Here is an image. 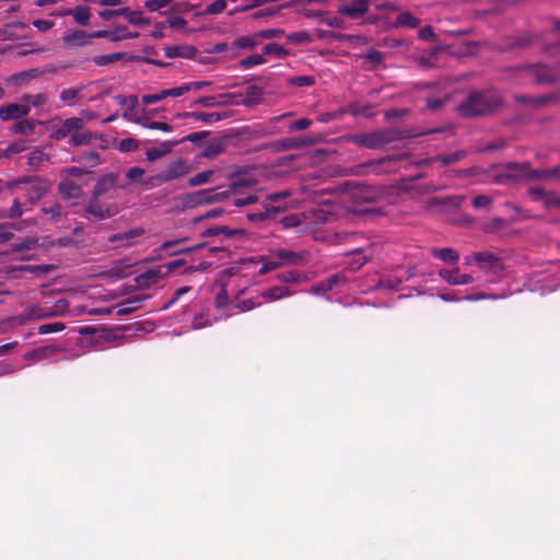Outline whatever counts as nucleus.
<instances>
[{
	"label": "nucleus",
	"instance_id": "obj_1",
	"mask_svg": "<svg viewBox=\"0 0 560 560\" xmlns=\"http://www.w3.org/2000/svg\"><path fill=\"white\" fill-rule=\"evenodd\" d=\"M234 182H242L235 191L231 192L230 199L228 201L231 202L234 207H247L253 206V209L246 211V219L255 224L262 225L268 221L276 220V218L285 211V207L280 205H271L269 201H264L258 197L257 194L249 192L244 195L242 192V188L252 186L254 183L249 182L245 178H237Z\"/></svg>",
	"mask_w": 560,
	"mask_h": 560
},
{
	"label": "nucleus",
	"instance_id": "obj_2",
	"mask_svg": "<svg viewBox=\"0 0 560 560\" xmlns=\"http://www.w3.org/2000/svg\"><path fill=\"white\" fill-rule=\"evenodd\" d=\"M441 129H429L417 133L394 128H381L371 132H360L349 136L348 140L362 148L375 150L395 141L440 132Z\"/></svg>",
	"mask_w": 560,
	"mask_h": 560
},
{
	"label": "nucleus",
	"instance_id": "obj_3",
	"mask_svg": "<svg viewBox=\"0 0 560 560\" xmlns=\"http://www.w3.org/2000/svg\"><path fill=\"white\" fill-rule=\"evenodd\" d=\"M502 103V96L497 91H476L458 105V112L467 118L485 116L495 112Z\"/></svg>",
	"mask_w": 560,
	"mask_h": 560
},
{
	"label": "nucleus",
	"instance_id": "obj_4",
	"mask_svg": "<svg viewBox=\"0 0 560 560\" xmlns=\"http://www.w3.org/2000/svg\"><path fill=\"white\" fill-rule=\"evenodd\" d=\"M518 83L533 82L535 84L555 83L560 77L558 72L544 63H529L506 68Z\"/></svg>",
	"mask_w": 560,
	"mask_h": 560
},
{
	"label": "nucleus",
	"instance_id": "obj_5",
	"mask_svg": "<svg viewBox=\"0 0 560 560\" xmlns=\"http://www.w3.org/2000/svg\"><path fill=\"white\" fill-rule=\"evenodd\" d=\"M242 182H231L226 189L218 191L215 189H201L194 192L184 194L177 197L183 209H192L200 205L226 201L231 192L242 185Z\"/></svg>",
	"mask_w": 560,
	"mask_h": 560
},
{
	"label": "nucleus",
	"instance_id": "obj_6",
	"mask_svg": "<svg viewBox=\"0 0 560 560\" xmlns=\"http://www.w3.org/2000/svg\"><path fill=\"white\" fill-rule=\"evenodd\" d=\"M191 172L190 165L184 159H177L170 162L163 170L153 176H150L144 185L147 187H158L164 183L182 178Z\"/></svg>",
	"mask_w": 560,
	"mask_h": 560
},
{
	"label": "nucleus",
	"instance_id": "obj_7",
	"mask_svg": "<svg viewBox=\"0 0 560 560\" xmlns=\"http://www.w3.org/2000/svg\"><path fill=\"white\" fill-rule=\"evenodd\" d=\"M15 187L23 190V195L30 203L40 200L50 189V184L39 177H23L14 183Z\"/></svg>",
	"mask_w": 560,
	"mask_h": 560
},
{
	"label": "nucleus",
	"instance_id": "obj_8",
	"mask_svg": "<svg viewBox=\"0 0 560 560\" xmlns=\"http://www.w3.org/2000/svg\"><path fill=\"white\" fill-rule=\"evenodd\" d=\"M84 120L80 117H70L65 120L52 119L51 120V133L50 138L60 141L67 137H72L75 131H80L84 127Z\"/></svg>",
	"mask_w": 560,
	"mask_h": 560
},
{
	"label": "nucleus",
	"instance_id": "obj_9",
	"mask_svg": "<svg viewBox=\"0 0 560 560\" xmlns=\"http://www.w3.org/2000/svg\"><path fill=\"white\" fill-rule=\"evenodd\" d=\"M526 165L523 163H505L501 166H494V175L492 176V183L498 185H506L512 182L523 180V170H526Z\"/></svg>",
	"mask_w": 560,
	"mask_h": 560
},
{
	"label": "nucleus",
	"instance_id": "obj_10",
	"mask_svg": "<svg viewBox=\"0 0 560 560\" xmlns=\"http://www.w3.org/2000/svg\"><path fill=\"white\" fill-rule=\"evenodd\" d=\"M187 241L188 238L186 237L165 241L162 243L158 250L160 252V255L164 253L166 256H177L183 254H190L205 247L203 243L185 246Z\"/></svg>",
	"mask_w": 560,
	"mask_h": 560
},
{
	"label": "nucleus",
	"instance_id": "obj_11",
	"mask_svg": "<svg viewBox=\"0 0 560 560\" xmlns=\"http://www.w3.org/2000/svg\"><path fill=\"white\" fill-rule=\"evenodd\" d=\"M122 14V16L132 25H147L150 23V20L144 18L141 11H133L129 8H120L117 10H103L98 13L102 20L108 21L114 16H118Z\"/></svg>",
	"mask_w": 560,
	"mask_h": 560
},
{
	"label": "nucleus",
	"instance_id": "obj_12",
	"mask_svg": "<svg viewBox=\"0 0 560 560\" xmlns=\"http://www.w3.org/2000/svg\"><path fill=\"white\" fill-rule=\"evenodd\" d=\"M84 211L97 220H104L114 217L117 212V209L115 206L103 205L101 202V197L92 194L91 199L84 206Z\"/></svg>",
	"mask_w": 560,
	"mask_h": 560
},
{
	"label": "nucleus",
	"instance_id": "obj_13",
	"mask_svg": "<svg viewBox=\"0 0 560 560\" xmlns=\"http://www.w3.org/2000/svg\"><path fill=\"white\" fill-rule=\"evenodd\" d=\"M528 195L533 201L540 202L546 209H560V196L552 190H545L540 187L528 189Z\"/></svg>",
	"mask_w": 560,
	"mask_h": 560
},
{
	"label": "nucleus",
	"instance_id": "obj_14",
	"mask_svg": "<svg viewBox=\"0 0 560 560\" xmlns=\"http://www.w3.org/2000/svg\"><path fill=\"white\" fill-rule=\"evenodd\" d=\"M371 0H351L338 7L337 13L352 20L363 18L370 9Z\"/></svg>",
	"mask_w": 560,
	"mask_h": 560
},
{
	"label": "nucleus",
	"instance_id": "obj_15",
	"mask_svg": "<svg viewBox=\"0 0 560 560\" xmlns=\"http://www.w3.org/2000/svg\"><path fill=\"white\" fill-rule=\"evenodd\" d=\"M96 38L94 32L88 33L84 30H73L67 32L62 36V43L65 48L82 47L89 45L92 39Z\"/></svg>",
	"mask_w": 560,
	"mask_h": 560
},
{
	"label": "nucleus",
	"instance_id": "obj_16",
	"mask_svg": "<svg viewBox=\"0 0 560 560\" xmlns=\"http://www.w3.org/2000/svg\"><path fill=\"white\" fill-rule=\"evenodd\" d=\"M31 107L28 104L9 103L0 107V119L3 121L18 120L30 114Z\"/></svg>",
	"mask_w": 560,
	"mask_h": 560
},
{
	"label": "nucleus",
	"instance_id": "obj_17",
	"mask_svg": "<svg viewBox=\"0 0 560 560\" xmlns=\"http://www.w3.org/2000/svg\"><path fill=\"white\" fill-rule=\"evenodd\" d=\"M94 36L97 38H107L110 42H119L124 39L137 38L138 32H130L127 26L119 25L114 31L100 30L94 32Z\"/></svg>",
	"mask_w": 560,
	"mask_h": 560
},
{
	"label": "nucleus",
	"instance_id": "obj_18",
	"mask_svg": "<svg viewBox=\"0 0 560 560\" xmlns=\"http://www.w3.org/2000/svg\"><path fill=\"white\" fill-rule=\"evenodd\" d=\"M474 260L481 269L493 273L499 272L503 268L499 257L491 252H478L474 255Z\"/></svg>",
	"mask_w": 560,
	"mask_h": 560
},
{
	"label": "nucleus",
	"instance_id": "obj_19",
	"mask_svg": "<svg viewBox=\"0 0 560 560\" xmlns=\"http://www.w3.org/2000/svg\"><path fill=\"white\" fill-rule=\"evenodd\" d=\"M119 176L114 173H108L103 175L94 185L92 194L97 197H103L110 190L119 187L118 185Z\"/></svg>",
	"mask_w": 560,
	"mask_h": 560
},
{
	"label": "nucleus",
	"instance_id": "obj_20",
	"mask_svg": "<svg viewBox=\"0 0 560 560\" xmlns=\"http://www.w3.org/2000/svg\"><path fill=\"white\" fill-rule=\"evenodd\" d=\"M58 192L63 200H78L83 197L82 187L71 179H62L58 184Z\"/></svg>",
	"mask_w": 560,
	"mask_h": 560
},
{
	"label": "nucleus",
	"instance_id": "obj_21",
	"mask_svg": "<svg viewBox=\"0 0 560 560\" xmlns=\"http://www.w3.org/2000/svg\"><path fill=\"white\" fill-rule=\"evenodd\" d=\"M322 138H314L311 136H301L293 138H285L279 141V148L283 150H294L301 148H307L319 142Z\"/></svg>",
	"mask_w": 560,
	"mask_h": 560
},
{
	"label": "nucleus",
	"instance_id": "obj_22",
	"mask_svg": "<svg viewBox=\"0 0 560 560\" xmlns=\"http://www.w3.org/2000/svg\"><path fill=\"white\" fill-rule=\"evenodd\" d=\"M40 212L46 217V221L49 223L56 224L66 218L62 206L57 201H45L42 205Z\"/></svg>",
	"mask_w": 560,
	"mask_h": 560
},
{
	"label": "nucleus",
	"instance_id": "obj_23",
	"mask_svg": "<svg viewBox=\"0 0 560 560\" xmlns=\"http://www.w3.org/2000/svg\"><path fill=\"white\" fill-rule=\"evenodd\" d=\"M273 256L278 258L280 266L283 265H301L308 256L307 252H293L288 249H279L273 253Z\"/></svg>",
	"mask_w": 560,
	"mask_h": 560
},
{
	"label": "nucleus",
	"instance_id": "obj_24",
	"mask_svg": "<svg viewBox=\"0 0 560 560\" xmlns=\"http://www.w3.org/2000/svg\"><path fill=\"white\" fill-rule=\"evenodd\" d=\"M440 277L452 285H465L474 282V277L468 273H459L458 268L448 270L443 269L439 272Z\"/></svg>",
	"mask_w": 560,
	"mask_h": 560
},
{
	"label": "nucleus",
	"instance_id": "obj_25",
	"mask_svg": "<svg viewBox=\"0 0 560 560\" xmlns=\"http://www.w3.org/2000/svg\"><path fill=\"white\" fill-rule=\"evenodd\" d=\"M261 40L257 32L249 35H242L236 37L232 44V49L237 50H253L258 45H260Z\"/></svg>",
	"mask_w": 560,
	"mask_h": 560
},
{
	"label": "nucleus",
	"instance_id": "obj_26",
	"mask_svg": "<svg viewBox=\"0 0 560 560\" xmlns=\"http://www.w3.org/2000/svg\"><path fill=\"white\" fill-rule=\"evenodd\" d=\"M180 144V141H163L160 143L159 147L150 148L145 151V156L149 161H156L165 155H167L170 152H172L173 148Z\"/></svg>",
	"mask_w": 560,
	"mask_h": 560
},
{
	"label": "nucleus",
	"instance_id": "obj_27",
	"mask_svg": "<svg viewBox=\"0 0 560 560\" xmlns=\"http://www.w3.org/2000/svg\"><path fill=\"white\" fill-rule=\"evenodd\" d=\"M242 105L252 107L260 104L264 101V92L261 88L257 85H249L245 92L242 93Z\"/></svg>",
	"mask_w": 560,
	"mask_h": 560
},
{
	"label": "nucleus",
	"instance_id": "obj_28",
	"mask_svg": "<svg viewBox=\"0 0 560 560\" xmlns=\"http://www.w3.org/2000/svg\"><path fill=\"white\" fill-rule=\"evenodd\" d=\"M39 77L37 68L14 73L5 79L8 85L19 86Z\"/></svg>",
	"mask_w": 560,
	"mask_h": 560
},
{
	"label": "nucleus",
	"instance_id": "obj_29",
	"mask_svg": "<svg viewBox=\"0 0 560 560\" xmlns=\"http://www.w3.org/2000/svg\"><path fill=\"white\" fill-rule=\"evenodd\" d=\"M162 275L159 269H149L135 278L136 284L139 288H148L158 283Z\"/></svg>",
	"mask_w": 560,
	"mask_h": 560
},
{
	"label": "nucleus",
	"instance_id": "obj_30",
	"mask_svg": "<svg viewBox=\"0 0 560 560\" xmlns=\"http://www.w3.org/2000/svg\"><path fill=\"white\" fill-rule=\"evenodd\" d=\"M144 230L141 228L131 229L129 231L122 233H116L112 235L108 241L110 243H122L124 246H129L131 244V240L137 238L143 235Z\"/></svg>",
	"mask_w": 560,
	"mask_h": 560
},
{
	"label": "nucleus",
	"instance_id": "obj_31",
	"mask_svg": "<svg viewBox=\"0 0 560 560\" xmlns=\"http://www.w3.org/2000/svg\"><path fill=\"white\" fill-rule=\"evenodd\" d=\"M341 280H343V277L335 273L329 277H327L325 280L316 283L312 287V292L315 294H319L323 292H327L332 290Z\"/></svg>",
	"mask_w": 560,
	"mask_h": 560
},
{
	"label": "nucleus",
	"instance_id": "obj_32",
	"mask_svg": "<svg viewBox=\"0 0 560 560\" xmlns=\"http://www.w3.org/2000/svg\"><path fill=\"white\" fill-rule=\"evenodd\" d=\"M523 165H526V170H523V179H540V180H551V170L542 168V170H534L530 167L528 162H524Z\"/></svg>",
	"mask_w": 560,
	"mask_h": 560
},
{
	"label": "nucleus",
	"instance_id": "obj_33",
	"mask_svg": "<svg viewBox=\"0 0 560 560\" xmlns=\"http://www.w3.org/2000/svg\"><path fill=\"white\" fill-rule=\"evenodd\" d=\"M38 245V238L33 235L25 236L16 242L11 243L10 250L12 253H22L34 249Z\"/></svg>",
	"mask_w": 560,
	"mask_h": 560
},
{
	"label": "nucleus",
	"instance_id": "obj_34",
	"mask_svg": "<svg viewBox=\"0 0 560 560\" xmlns=\"http://www.w3.org/2000/svg\"><path fill=\"white\" fill-rule=\"evenodd\" d=\"M421 21L410 12H401L397 15L394 26L402 28H416L420 25Z\"/></svg>",
	"mask_w": 560,
	"mask_h": 560
},
{
	"label": "nucleus",
	"instance_id": "obj_35",
	"mask_svg": "<svg viewBox=\"0 0 560 560\" xmlns=\"http://www.w3.org/2000/svg\"><path fill=\"white\" fill-rule=\"evenodd\" d=\"M431 255L434 258H439L442 261L447 262V264H456L459 259L458 253L455 249L450 248V247H445V248L434 247L431 249Z\"/></svg>",
	"mask_w": 560,
	"mask_h": 560
},
{
	"label": "nucleus",
	"instance_id": "obj_36",
	"mask_svg": "<svg viewBox=\"0 0 560 560\" xmlns=\"http://www.w3.org/2000/svg\"><path fill=\"white\" fill-rule=\"evenodd\" d=\"M75 63L73 61H57L54 63H47L42 66L40 68H37L38 75L49 74V73H57L60 71L68 70L70 68H73Z\"/></svg>",
	"mask_w": 560,
	"mask_h": 560
},
{
	"label": "nucleus",
	"instance_id": "obj_37",
	"mask_svg": "<svg viewBox=\"0 0 560 560\" xmlns=\"http://www.w3.org/2000/svg\"><path fill=\"white\" fill-rule=\"evenodd\" d=\"M551 33L555 34L558 39L556 43L552 44H545L542 46V50L546 55L553 56V55H560V19H555Z\"/></svg>",
	"mask_w": 560,
	"mask_h": 560
},
{
	"label": "nucleus",
	"instance_id": "obj_38",
	"mask_svg": "<svg viewBox=\"0 0 560 560\" xmlns=\"http://www.w3.org/2000/svg\"><path fill=\"white\" fill-rule=\"evenodd\" d=\"M143 298H135L126 300L116 306V314L119 316L129 315L139 310Z\"/></svg>",
	"mask_w": 560,
	"mask_h": 560
},
{
	"label": "nucleus",
	"instance_id": "obj_39",
	"mask_svg": "<svg viewBox=\"0 0 560 560\" xmlns=\"http://www.w3.org/2000/svg\"><path fill=\"white\" fill-rule=\"evenodd\" d=\"M196 49L192 46H167L164 49L166 58L192 57Z\"/></svg>",
	"mask_w": 560,
	"mask_h": 560
},
{
	"label": "nucleus",
	"instance_id": "obj_40",
	"mask_svg": "<svg viewBox=\"0 0 560 560\" xmlns=\"http://www.w3.org/2000/svg\"><path fill=\"white\" fill-rule=\"evenodd\" d=\"M225 150V143L220 139L210 140L203 149L201 155L203 158L212 159Z\"/></svg>",
	"mask_w": 560,
	"mask_h": 560
},
{
	"label": "nucleus",
	"instance_id": "obj_41",
	"mask_svg": "<svg viewBox=\"0 0 560 560\" xmlns=\"http://www.w3.org/2000/svg\"><path fill=\"white\" fill-rule=\"evenodd\" d=\"M515 100L520 104L539 107V106H544L548 102L556 100V95L548 94V95H544V96H539V97H529V96L523 95V96H516Z\"/></svg>",
	"mask_w": 560,
	"mask_h": 560
},
{
	"label": "nucleus",
	"instance_id": "obj_42",
	"mask_svg": "<svg viewBox=\"0 0 560 560\" xmlns=\"http://www.w3.org/2000/svg\"><path fill=\"white\" fill-rule=\"evenodd\" d=\"M74 21L82 26L89 25L91 13L90 9L85 5H78L69 11Z\"/></svg>",
	"mask_w": 560,
	"mask_h": 560
},
{
	"label": "nucleus",
	"instance_id": "obj_43",
	"mask_svg": "<svg viewBox=\"0 0 560 560\" xmlns=\"http://www.w3.org/2000/svg\"><path fill=\"white\" fill-rule=\"evenodd\" d=\"M122 116H124V118H126L128 120H132V118L129 117L127 112L124 113ZM133 121L137 124H141L143 127H145L148 129L161 130L164 132H170L173 130V127L170 124L163 122V121L142 122V119L140 117L135 118Z\"/></svg>",
	"mask_w": 560,
	"mask_h": 560
},
{
	"label": "nucleus",
	"instance_id": "obj_44",
	"mask_svg": "<svg viewBox=\"0 0 560 560\" xmlns=\"http://www.w3.org/2000/svg\"><path fill=\"white\" fill-rule=\"evenodd\" d=\"M36 121L33 119L19 120L13 124L11 131L18 135H32L35 131Z\"/></svg>",
	"mask_w": 560,
	"mask_h": 560
},
{
	"label": "nucleus",
	"instance_id": "obj_45",
	"mask_svg": "<svg viewBox=\"0 0 560 560\" xmlns=\"http://www.w3.org/2000/svg\"><path fill=\"white\" fill-rule=\"evenodd\" d=\"M182 117H192L197 120H200L206 124H212L215 121H220L222 119V116L219 113H205V112H191V113H184L180 115Z\"/></svg>",
	"mask_w": 560,
	"mask_h": 560
},
{
	"label": "nucleus",
	"instance_id": "obj_46",
	"mask_svg": "<svg viewBox=\"0 0 560 560\" xmlns=\"http://www.w3.org/2000/svg\"><path fill=\"white\" fill-rule=\"evenodd\" d=\"M48 160L49 155L46 152L42 149L35 148L30 152L27 163L32 168H37Z\"/></svg>",
	"mask_w": 560,
	"mask_h": 560
},
{
	"label": "nucleus",
	"instance_id": "obj_47",
	"mask_svg": "<svg viewBox=\"0 0 560 560\" xmlns=\"http://www.w3.org/2000/svg\"><path fill=\"white\" fill-rule=\"evenodd\" d=\"M126 52H113L107 55H97L92 58V61L98 67H105L114 63L125 57Z\"/></svg>",
	"mask_w": 560,
	"mask_h": 560
},
{
	"label": "nucleus",
	"instance_id": "obj_48",
	"mask_svg": "<svg viewBox=\"0 0 560 560\" xmlns=\"http://www.w3.org/2000/svg\"><path fill=\"white\" fill-rule=\"evenodd\" d=\"M78 161L86 167H94L102 163L100 153L97 151H85L82 152Z\"/></svg>",
	"mask_w": 560,
	"mask_h": 560
},
{
	"label": "nucleus",
	"instance_id": "obj_49",
	"mask_svg": "<svg viewBox=\"0 0 560 560\" xmlns=\"http://www.w3.org/2000/svg\"><path fill=\"white\" fill-rule=\"evenodd\" d=\"M92 133L90 131H75L72 137L68 140L70 147L88 145L92 141Z\"/></svg>",
	"mask_w": 560,
	"mask_h": 560
},
{
	"label": "nucleus",
	"instance_id": "obj_50",
	"mask_svg": "<svg viewBox=\"0 0 560 560\" xmlns=\"http://www.w3.org/2000/svg\"><path fill=\"white\" fill-rule=\"evenodd\" d=\"M287 42L294 45L307 44L313 42V36L306 31L290 33L285 36Z\"/></svg>",
	"mask_w": 560,
	"mask_h": 560
},
{
	"label": "nucleus",
	"instance_id": "obj_51",
	"mask_svg": "<svg viewBox=\"0 0 560 560\" xmlns=\"http://www.w3.org/2000/svg\"><path fill=\"white\" fill-rule=\"evenodd\" d=\"M467 155V152L465 150H458L450 154H439L436 155V159L439 162H441L443 165H451L459 162Z\"/></svg>",
	"mask_w": 560,
	"mask_h": 560
},
{
	"label": "nucleus",
	"instance_id": "obj_52",
	"mask_svg": "<svg viewBox=\"0 0 560 560\" xmlns=\"http://www.w3.org/2000/svg\"><path fill=\"white\" fill-rule=\"evenodd\" d=\"M262 56L265 55H276L278 58H285L290 55V51L283 48L281 45L276 43H269L262 47L261 50Z\"/></svg>",
	"mask_w": 560,
	"mask_h": 560
},
{
	"label": "nucleus",
	"instance_id": "obj_53",
	"mask_svg": "<svg viewBox=\"0 0 560 560\" xmlns=\"http://www.w3.org/2000/svg\"><path fill=\"white\" fill-rule=\"evenodd\" d=\"M287 83L289 85H294V86H299V88L312 86L316 83V78L314 75L290 77L287 79Z\"/></svg>",
	"mask_w": 560,
	"mask_h": 560
},
{
	"label": "nucleus",
	"instance_id": "obj_54",
	"mask_svg": "<svg viewBox=\"0 0 560 560\" xmlns=\"http://www.w3.org/2000/svg\"><path fill=\"white\" fill-rule=\"evenodd\" d=\"M266 59L262 54H254L240 60V67L242 69H250L253 67L264 65Z\"/></svg>",
	"mask_w": 560,
	"mask_h": 560
},
{
	"label": "nucleus",
	"instance_id": "obj_55",
	"mask_svg": "<svg viewBox=\"0 0 560 560\" xmlns=\"http://www.w3.org/2000/svg\"><path fill=\"white\" fill-rule=\"evenodd\" d=\"M21 101L23 102V104H28L30 107H31V105L34 107H38V106H43L44 104H46L47 97L45 94H42V93L34 94V95L24 94L22 96Z\"/></svg>",
	"mask_w": 560,
	"mask_h": 560
},
{
	"label": "nucleus",
	"instance_id": "obj_56",
	"mask_svg": "<svg viewBox=\"0 0 560 560\" xmlns=\"http://www.w3.org/2000/svg\"><path fill=\"white\" fill-rule=\"evenodd\" d=\"M80 89H65L60 92L59 97L65 105L71 106L73 102L79 97Z\"/></svg>",
	"mask_w": 560,
	"mask_h": 560
},
{
	"label": "nucleus",
	"instance_id": "obj_57",
	"mask_svg": "<svg viewBox=\"0 0 560 560\" xmlns=\"http://www.w3.org/2000/svg\"><path fill=\"white\" fill-rule=\"evenodd\" d=\"M242 93H224L219 95V105H242Z\"/></svg>",
	"mask_w": 560,
	"mask_h": 560
},
{
	"label": "nucleus",
	"instance_id": "obj_58",
	"mask_svg": "<svg viewBox=\"0 0 560 560\" xmlns=\"http://www.w3.org/2000/svg\"><path fill=\"white\" fill-rule=\"evenodd\" d=\"M212 175H213V171H211V170L200 172L188 179V185L191 187H196V186L206 184L209 182V179Z\"/></svg>",
	"mask_w": 560,
	"mask_h": 560
},
{
	"label": "nucleus",
	"instance_id": "obj_59",
	"mask_svg": "<svg viewBox=\"0 0 560 560\" xmlns=\"http://www.w3.org/2000/svg\"><path fill=\"white\" fill-rule=\"evenodd\" d=\"M506 225L508 223L504 219L495 217L483 225V231L487 233H495Z\"/></svg>",
	"mask_w": 560,
	"mask_h": 560
},
{
	"label": "nucleus",
	"instance_id": "obj_60",
	"mask_svg": "<svg viewBox=\"0 0 560 560\" xmlns=\"http://www.w3.org/2000/svg\"><path fill=\"white\" fill-rule=\"evenodd\" d=\"M536 40H538V37L535 35H524L518 36L515 42L511 45L512 48L518 47V48H528L530 47Z\"/></svg>",
	"mask_w": 560,
	"mask_h": 560
},
{
	"label": "nucleus",
	"instance_id": "obj_61",
	"mask_svg": "<svg viewBox=\"0 0 560 560\" xmlns=\"http://www.w3.org/2000/svg\"><path fill=\"white\" fill-rule=\"evenodd\" d=\"M278 267H280L279 260L272 254L269 259L264 261V264L261 265V267L258 270V273L260 276H262V275L268 273L271 270L277 269Z\"/></svg>",
	"mask_w": 560,
	"mask_h": 560
},
{
	"label": "nucleus",
	"instance_id": "obj_62",
	"mask_svg": "<svg viewBox=\"0 0 560 560\" xmlns=\"http://www.w3.org/2000/svg\"><path fill=\"white\" fill-rule=\"evenodd\" d=\"M257 33L260 37V40L272 39V38H278V37L283 36L284 30H282V28H266V30L257 31Z\"/></svg>",
	"mask_w": 560,
	"mask_h": 560
},
{
	"label": "nucleus",
	"instance_id": "obj_63",
	"mask_svg": "<svg viewBox=\"0 0 560 560\" xmlns=\"http://www.w3.org/2000/svg\"><path fill=\"white\" fill-rule=\"evenodd\" d=\"M226 8V1L225 0H215L208 4L205 9L206 14H219L223 12Z\"/></svg>",
	"mask_w": 560,
	"mask_h": 560
},
{
	"label": "nucleus",
	"instance_id": "obj_64",
	"mask_svg": "<svg viewBox=\"0 0 560 560\" xmlns=\"http://www.w3.org/2000/svg\"><path fill=\"white\" fill-rule=\"evenodd\" d=\"M65 329V324L63 323H49V324H44V325H40L39 328H38V332L40 335H46V334H51V332H58V331H61Z\"/></svg>",
	"mask_w": 560,
	"mask_h": 560
}]
</instances>
